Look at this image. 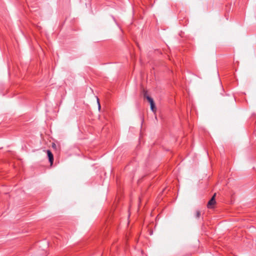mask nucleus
Masks as SVG:
<instances>
[{"instance_id":"obj_5","label":"nucleus","mask_w":256,"mask_h":256,"mask_svg":"<svg viewBox=\"0 0 256 256\" xmlns=\"http://www.w3.org/2000/svg\"><path fill=\"white\" fill-rule=\"evenodd\" d=\"M201 216V212L200 210H197L195 213V217L196 218H199Z\"/></svg>"},{"instance_id":"obj_6","label":"nucleus","mask_w":256,"mask_h":256,"mask_svg":"<svg viewBox=\"0 0 256 256\" xmlns=\"http://www.w3.org/2000/svg\"><path fill=\"white\" fill-rule=\"evenodd\" d=\"M97 100H98V108H100V102H99L98 98H97Z\"/></svg>"},{"instance_id":"obj_3","label":"nucleus","mask_w":256,"mask_h":256,"mask_svg":"<svg viewBox=\"0 0 256 256\" xmlns=\"http://www.w3.org/2000/svg\"><path fill=\"white\" fill-rule=\"evenodd\" d=\"M144 98H146L150 104L154 102L153 99L148 95L147 92L145 90H144Z\"/></svg>"},{"instance_id":"obj_1","label":"nucleus","mask_w":256,"mask_h":256,"mask_svg":"<svg viewBox=\"0 0 256 256\" xmlns=\"http://www.w3.org/2000/svg\"><path fill=\"white\" fill-rule=\"evenodd\" d=\"M216 196V194L215 193L210 200L208 201L207 204V207L208 208H213V206L216 204L215 197Z\"/></svg>"},{"instance_id":"obj_4","label":"nucleus","mask_w":256,"mask_h":256,"mask_svg":"<svg viewBox=\"0 0 256 256\" xmlns=\"http://www.w3.org/2000/svg\"><path fill=\"white\" fill-rule=\"evenodd\" d=\"M150 108H151L152 110L154 112H156V108L155 106L154 102L150 104Z\"/></svg>"},{"instance_id":"obj_2","label":"nucleus","mask_w":256,"mask_h":256,"mask_svg":"<svg viewBox=\"0 0 256 256\" xmlns=\"http://www.w3.org/2000/svg\"><path fill=\"white\" fill-rule=\"evenodd\" d=\"M46 153L48 154V160L50 162V164L52 165L54 162V156L52 152H50V150H47Z\"/></svg>"}]
</instances>
